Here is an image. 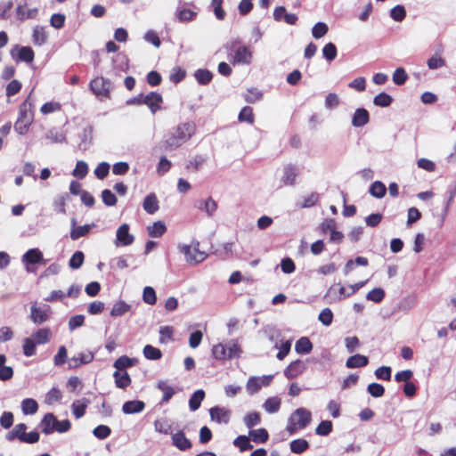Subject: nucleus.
<instances>
[{
  "label": "nucleus",
  "mask_w": 456,
  "mask_h": 456,
  "mask_svg": "<svg viewBox=\"0 0 456 456\" xmlns=\"http://www.w3.org/2000/svg\"><path fill=\"white\" fill-rule=\"evenodd\" d=\"M281 401L279 397L273 396L265 400L263 408L268 413H275L280 410Z\"/></svg>",
  "instance_id": "obj_30"
},
{
  "label": "nucleus",
  "mask_w": 456,
  "mask_h": 456,
  "mask_svg": "<svg viewBox=\"0 0 456 456\" xmlns=\"http://www.w3.org/2000/svg\"><path fill=\"white\" fill-rule=\"evenodd\" d=\"M252 59V52L247 46L239 47L233 55L234 63L249 64Z\"/></svg>",
  "instance_id": "obj_15"
},
{
  "label": "nucleus",
  "mask_w": 456,
  "mask_h": 456,
  "mask_svg": "<svg viewBox=\"0 0 456 456\" xmlns=\"http://www.w3.org/2000/svg\"><path fill=\"white\" fill-rule=\"evenodd\" d=\"M142 299L146 304L154 305L157 301L156 292L151 287H145L142 293Z\"/></svg>",
  "instance_id": "obj_60"
},
{
  "label": "nucleus",
  "mask_w": 456,
  "mask_h": 456,
  "mask_svg": "<svg viewBox=\"0 0 456 456\" xmlns=\"http://www.w3.org/2000/svg\"><path fill=\"white\" fill-rule=\"evenodd\" d=\"M195 78L200 84H208L212 79V74L208 69H198L195 71Z\"/></svg>",
  "instance_id": "obj_52"
},
{
  "label": "nucleus",
  "mask_w": 456,
  "mask_h": 456,
  "mask_svg": "<svg viewBox=\"0 0 456 456\" xmlns=\"http://www.w3.org/2000/svg\"><path fill=\"white\" fill-rule=\"evenodd\" d=\"M34 104L31 101L30 94L20 104L19 109V116L14 124V130L19 134H25L28 133L30 125L34 121Z\"/></svg>",
  "instance_id": "obj_1"
},
{
  "label": "nucleus",
  "mask_w": 456,
  "mask_h": 456,
  "mask_svg": "<svg viewBox=\"0 0 456 456\" xmlns=\"http://www.w3.org/2000/svg\"><path fill=\"white\" fill-rule=\"evenodd\" d=\"M243 420H244L245 425L248 428H250L260 423V420H261L260 414L256 411L249 412L244 416Z\"/></svg>",
  "instance_id": "obj_53"
},
{
  "label": "nucleus",
  "mask_w": 456,
  "mask_h": 456,
  "mask_svg": "<svg viewBox=\"0 0 456 456\" xmlns=\"http://www.w3.org/2000/svg\"><path fill=\"white\" fill-rule=\"evenodd\" d=\"M41 427L42 432L46 435L54 431L64 433L70 428V422L68 419L57 420L53 413H47L41 421Z\"/></svg>",
  "instance_id": "obj_5"
},
{
  "label": "nucleus",
  "mask_w": 456,
  "mask_h": 456,
  "mask_svg": "<svg viewBox=\"0 0 456 456\" xmlns=\"http://www.w3.org/2000/svg\"><path fill=\"white\" fill-rule=\"evenodd\" d=\"M306 369L305 363L301 360H297L292 362L284 370L286 378L291 379L302 374Z\"/></svg>",
  "instance_id": "obj_14"
},
{
  "label": "nucleus",
  "mask_w": 456,
  "mask_h": 456,
  "mask_svg": "<svg viewBox=\"0 0 456 456\" xmlns=\"http://www.w3.org/2000/svg\"><path fill=\"white\" fill-rule=\"evenodd\" d=\"M239 120L240 122H248L252 124L254 122L252 109L250 107H244L239 114Z\"/></svg>",
  "instance_id": "obj_63"
},
{
  "label": "nucleus",
  "mask_w": 456,
  "mask_h": 456,
  "mask_svg": "<svg viewBox=\"0 0 456 456\" xmlns=\"http://www.w3.org/2000/svg\"><path fill=\"white\" fill-rule=\"evenodd\" d=\"M38 410V404L32 398L24 399L21 402V411L25 415L35 414Z\"/></svg>",
  "instance_id": "obj_31"
},
{
  "label": "nucleus",
  "mask_w": 456,
  "mask_h": 456,
  "mask_svg": "<svg viewBox=\"0 0 456 456\" xmlns=\"http://www.w3.org/2000/svg\"><path fill=\"white\" fill-rule=\"evenodd\" d=\"M37 8H28L26 5H20L17 8V16L20 20L34 19L37 15Z\"/></svg>",
  "instance_id": "obj_29"
},
{
  "label": "nucleus",
  "mask_w": 456,
  "mask_h": 456,
  "mask_svg": "<svg viewBox=\"0 0 456 456\" xmlns=\"http://www.w3.org/2000/svg\"><path fill=\"white\" fill-rule=\"evenodd\" d=\"M143 355L148 360H159L162 356L161 351L151 345H146L143 347Z\"/></svg>",
  "instance_id": "obj_42"
},
{
  "label": "nucleus",
  "mask_w": 456,
  "mask_h": 456,
  "mask_svg": "<svg viewBox=\"0 0 456 456\" xmlns=\"http://www.w3.org/2000/svg\"><path fill=\"white\" fill-rule=\"evenodd\" d=\"M299 175V169L292 165H288L283 169L281 181L285 185H293Z\"/></svg>",
  "instance_id": "obj_16"
},
{
  "label": "nucleus",
  "mask_w": 456,
  "mask_h": 456,
  "mask_svg": "<svg viewBox=\"0 0 456 456\" xmlns=\"http://www.w3.org/2000/svg\"><path fill=\"white\" fill-rule=\"evenodd\" d=\"M366 282L367 281H359L357 283L350 285L347 288L341 285L340 283L334 284L330 286V289H328L326 297L329 299L330 302L341 301L346 297H348L356 293V291L362 288L366 284Z\"/></svg>",
  "instance_id": "obj_3"
},
{
  "label": "nucleus",
  "mask_w": 456,
  "mask_h": 456,
  "mask_svg": "<svg viewBox=\"0 0 456 456\" xmlns=\"http://www.w3.org/2000/svg\"><path fill=\"white\" fill-rule=\"evenodd\" d=\"M368 357L362 354H354L346 360V366L349 369L364 367L368 364Z\"/></svg>",
  "instance_id": "obj_23"
},
{
  "label": "nucleus",
  "mask_w": 456,
  "mask_h": 456,
  "mask_svg": "<svg viewBox=\"0 0 456 456\" xmlns=\"http://www.w3.org/2000/svg\"><path fill=\"white\" fill-rule=\"evenodd\" d=\"M115 384L119 388H126L131 384L130 376L126 371L116 370L113 374Z\"/></svg>",
  "instance_id": "obj_26"
},
{
  "label": "nucleus",
  "mask_w": 456,
  "mask_h": 456,
  "mask_svg": "<svg viewBox=\"0 0 456 456\" xmlns=\"http://www.w3.org/2000/svg\"><path fill=\"white\" fill-rule=\"evenodd\" d=\"M94 224L73 227L70 232V238L73 240H76L79 239L80 237L86 236L90 232L92 227H94Z\"/></svg>",
  "instance_id": "obj_34"
},
{
  "label": "nucleus",
  "mask_w": 456,
  "mask_h": 456,
  "mask_svg": "<svg viewBox=\"0 0 456 456\" xmlns=\"http://www.w3.org/2000/svg\"><path fill=\"white\" fill-rule=\"evenodd\" d=\"M50 316V306L46 305L44 308L32 304L30 307V319L35 324H42L45 322Z\"/></svg>",
  "instance_id": "obj_12"
},
{
  "label": "nucleus",
  "mask_w": 456,
  "mask_h": 456,
  "mask_svg": "<svg viewBox=\"0 0 456 456\" xmlns=\"http://www.w3.org/2000/svg\"><path fill=\"white\" fill-rule=\"evenodd\" d=\"M309 444L305 439H296L290 443V450L295 453H301L307 450Z\"/></svg>",
  "instance_id": "obj_45"
},
{
  "label": "nucleus",
  "mask_w": 456,
  "mask_h": 456,
  "mask_svg": "<svg viewBox=\"0 0 456 456\" xmlns=\"http://www.w3.org/2000/svg\"><path fill=\"white\" fill-rule=\"evenodd\" d=\"M94 360V354L91 352L79 353L77 356L70 358L69 363L71 368H77L82 364H86Z\"/></svg>",
  "instance_id": "obj_20"
},
{
  "label": "nucleus",
  "mask_w": 456,
  "mask_h": 456,
  "mask_svg": "<svg viewBox=\"0 0 456 456\" xmlns=\"http://www.w3.org/2000/svg\"><path fill=\"white\" fill-rule=\"evenodd\" d=\"M89 403H90V401L86 398H82V399L76 400L75 402H73L72 406H71L72 411L77 419H79L84 416V414L86 412V409Z\"/></svg>",
  "instance_id": "obj_24"
},
{
  "label": "nucleus",
  "mask_w": 456,
  "mask_h": 456,
  "mask_svg": "<svg viewBox=\"0 0 456 456\" xmlns=\"http://www.w3.org/2000/svg\"><path fill=\"white\" fill-rule=\"evenodd\" d=\"M205 397V392L202 389H199L193 393L189 400V406L191 411H196L200 408L203 399Z\"/></svg>",
  "instance_id": "obj_33"
},
{
  "label": "nucleus",
  "mask_w": 456,
  "mask_h": 456,
  "mask_svg": "<svg viewBox=\"0 0 456 456\" xmlns=\"http://www.w3.org/2000/svg\"><path fill=\"white\" fill-rule=\"evenodd\" d=\"M178 248L180 252L185 256V259L189 264H199L202 262L207 256L204 251L200 250L199 243L180 245Z\"/></svg>",
  "instance_id": "obj_6"
},
{
  "label": "nucleus",
  "mask_w": 456,
  "mask_h": 456,
  "mask_svg": "<svg viewBox=\"0 0 456 456\" xmlns=\"http://www.w3.org/2000/svg\"><path fill=\"white\" fill-rule=\"evenodd\" d=\"M176 16L178 20L182 22L190 21L194 19V17L196 16V12L190 9L181 8L177 10Z\"/></svg>",
  "instance_id": "obj_56"
},
{
  "label": "nucleus",
  "mask_w": 456,
  "mask_h": 456,
  "mask_svg": "<svg viewBox=\"0 0 456 456\" xmlns=\"http://www.w3.org/2000/svg\"><path fill=\"white\" fill-rule=\"evenodd\" d=\"M233 444L240 448V452L251 450L253 445L249 442V438L246 436H239L234 441Z\"/></svg>",
  "instance_id": "obj_48"
},
{
  "label": "nucleus",
  "mask_w": 456,
  "mask_h": 456,
  "mask_svg": "<svg viewBox=\"0 0 456 456\" xmlns=\"http://www.w3.org/2000/svg\"><path fill=\"white\" fill-rule=\"evenodd\" d=\"M131 309V305L126 304L124 301H118L116 302L112 309L110 311V315L113 317H118L124 315L126 313H127Z\"/></svg>",
  "instance_id": "obj_32"
},
{
  "label": "nucleus",
  "mask_w": 456,
  "mask_h": 456,
  "mask_svg": "<svg viewBox=\"0 0 456 456\" xmlns=\"http://www.w3.org/2000/svg\"><path fill=\"white\" fill-rule=\"evenodd\" d=\"M373 102L377 106L387 107L392 102V97L386 93H380L379 94L375 96Z\"/></svg>",
  "instance_id": "obj_59"
},
{
  "label": "nucleus",
  "mask_w": 456,
  "mask_h": 456,
  "mask_svg": "<svg viewBox=\"0 0 456 456\" xmlns=\"http://www.w3.org/2000/svg\"><path fill=\"white\" fill-rule=\"evenodd\" d=\"M332 426L330 420H322L315 428V433L318 436H326L331 432Z\"/></svg>",
  "instance_id": "obj_50"
},
{
  "label": "nucleus",
  "mask_w": 456,
  "mask_h": 456,
  "mask_svg": "<svg viewBox=\"0 0 456 456\" xmlns=\"http://www.w3.org/2000/svg\"><path fill=\"white\" fill-rule=\"evenodd\" d=\"M195 132V126L191 122H186L179 125L175 132L171 134L166 141L167 149H175L187 142Z\"/></svg>",
  "instance_id": "obj_2"
},
{
  "label": "nucleus",
  "mask_w": 456,
  "mask_h": 456,
  "mask_svg": "<svg viewBox=\"0 0 456 456\" xmlns=\"http://www.w3.org/2000/svg\"><path fill=\"white\" fill-rule=\"evenodd\" d=\"M145 404L142 401L133 400L126 402L122 406L125 414L139 413L144 410Z\"/></svg>",
  "instance_id": "obj_19"
},
{
  "label": "nucleus",
  "mask_w": 456,
  "mask_h": 456,
  "mask_svg": "<svg viewBox=\"0 0 456 456\" xmlns=\"http://www.w3.org/2000/svg\"><path fill=\"white\" fill-rule=\"evenodd\" d=\"M10 53L12 59L28 63L32 62L35 57L34 51L29 46L15 45Z\"/></svg>",
  "instance_id": "obj_11"
},
{
  "label": "nucleus",
  "mask_w": 456,
  "mask_h": 456,
  "mask_svg": "<svg viewBox=\"0 0 456 456\" xmlns=\"http://www.w3.org/2000/svg\"><path fill=\"white\" fill-rule=\"evenodd\" d=\"M90 88L93 93L101 99H109L111 84L102 77H95L90 83Z\"/></svg>",
  "instance_id": "obj_7"
},
{
  "label": "nucleus",
  "mask_w": 456,
  "mask_h": 456,
  "mask_svg": "<svg viewBox=\"0 0 456 456\" xmlns=\"http://www.w3.org/2000/svg\"><path fill=\"white\" fill-rule=\"evenodd\" d=\"M62 398L61 391L59 388L53 387L47 392L45 397V403L52 405L60 402Z\"/></svg>",
  "instance_id": "obj_39"
},
{
  "label": "nucleus",
  "mask_w": 456,
  "mask_h": 456,
  "mask_svg": "<svg viewBox=\"0 0 456 456\" xmlns=\"http://www.w3.org/2000/svg\"><path fill=\"white\" fill-rule=\"evenodd\" d=\"M38 345L36 340L30 336L23 339V354L29 357L36 354V346Z\"/></svg>",
  "instance_id": "obj_38"
},
{
  "label": "nucleus",
  "mask_w": 456,
  "mask_h": 456,
  "mask_svg": "<svg viewBox=\"0 0 456 456\" xmlns=\"http://www.w3.org/2000/svg\"><path fill=\"white\" fill-rule=\"evenodd\" d=\"M421 218V213L418 208L412 207L410 208L407 211V226L410 227L412 224L416 223Z\"/></svg>",
  "instance_id": "obj_61"
},
{
  "label": "nucleus",
  "mask_w": 456,
  "mask_h": 456,
  "mask_svg": "<svg viewBox=\"0 0 456 456\" xmlns=\"http://www.w3.org/2000/svg\"><path fill=\"white\" fill-rule=\"evenodd\" d=\"M148 234L152 238L161 237L167 231L165 224L161 221H157L152 225L147 227Z\"/></svg>",
  "instance_id": "obj_28"
},
{
  "label": "nucleus",
  "mask_w": 456,
  "mask_h": 456,
  "mask_svg": "<svg viewBox=\"0 0 456 456\" xmlns=\"http://www.w3.org/2000/svg\"><path fill=\"white\" fill-rule=\"evenodd\" d=\"M31 337L36 340L38 345L46 344L52 338V331L48 328H43L34 332Z\"/></svg>",
  "instance_id": "obj_25"
},
{
  "label": "nucleus",
  "mask_w": 456,
  "mask_h": 456,
  "mask_svg": "<svg viewBox=\"0 0 456 456\" xmlns=\"http://www.w3.org/2000/svg\"><path fill=\"white\" fill-rule=\"evenodd\" d=\"M158 388L163 393V401L167 402L175 394L174 389L167 384V381H159Z\"/></svg>",
  "instance_id": "obj_51"
},
{
  "label": "nucleus",
  "mask_w": 456,
  "mask_h": 456,
  "mask_svg": "<svg viewBox=\"0 0 456 456\" xmlns=\"http://www.w3.org/2000/svg\"><path fill=\"white\" fill-rule=\"evenodd\" d=\"M249 435L255 443H265L269 437L268 433L265 428L251 430Z\"/></svg>",
  "instance_id": "obj_44"
},
{
  "label": "nucleus",
  "mask_w": 456,
  "mask_h": 456,
  "mask_svg": "<svg viewBox=\"0 0 456 456\" xmlns=\"http://www.w3.org/2000/svg\"><path fill=\"white\" fill-rule=\"evenodd\" d=\"M212 355L217 360H224L227 358L226 344L218 343L212 348Z\"/></svg>",
  "instance_id": "obj_47"
},
{
  "label": "nucleus",
  "mask_w": 456,
  "mask_h": 456,
  "mask_svg": "<svg viewBox=\"0 0 456 456\" xmlns=\"http://www.w3.org/2000/svg\"><path fill=\"white\" fill-rule=\"evenodd\" d=\"M312 419V413L305 408H298L294 411L289 418L287 431L289 434H295L298 430L304 429Z\"/></svg>",
  "instance_id": "obj_4"
},
{
  "label": "nucleus",
  "mask_w": 456,
  "mask_h": 456,
  "mask_svg": "<svg viewBox=\"0 0 456 456\" xmlns=\"http://www.w3.org/2000/svg\"><path fill=\"white\" fill-rule=\"evenodd\" d=\"M137 363V360L135 358H129L126 355L120 356L114 362V367L118 371H122L123 370L134 366Z\"/></svg>",
  "instance_id": "obj_27"
},
{
  "label": "nucleus",
  "mask_w": 456,
  "mask_h": 456,
  "mask_svg": "<svg viewBox=\"0 0 456 456\" xmlns=\"http://www.w3.org/2000/svg\"><path fill=\"white\" fill-rule=\"evenodd\" d=\"M329 30L328 25L324 22H317L312 28V35L314 38L323 37Z\"/></svg>",
  "instance_id": "obj_46"
},
{
  "label": "nucleus",
  "mask_w": 456,
  "mask_h": 456,
  "mask_svg": "<svg viewBox=\"0 0 456 456\" xmlns=\"http://www.w3.org/2000/svg\"><path fill=\"white\" fill-rule=\"evenodd\" d=\"M33 43L36 45H43L47 40V33L43 27L37 26L33 31Z\"/></svg>",
  "instance_id": "obj_36"
},
{
  "label": "nucleus",
  "mask_w": 456,
  "mask_h": 456,
  "mask_svg": "<svg viewBox=\"0 0 456 456\" xmlns=\"http://www.w3.org/2000/svg\"><path fill=\"white\" fill-rule=\"evenodd\" d=\"M408 79V75L403 68H397L393 73V82L395 85H403Z\"/></svg>",
  "instance_id": "obj_55"
},
{
  "label": "nucleus",
  "mask_w": 456,
  "mask_h": 456,
  "mask_svg": "<svg viewBox=\"0 0 456 456\" xmlns=\"http://www.w3.org/2000/svg\"><path fill=\"white\" fill-rule=\"evenodd\" d=\"M322 53L328 61H333L337 57V48L333 43H328L322 49Z\"/></svg>",
  "instance_id": "obj_62"
},
{
  "label": "nucleus",
  "mask_w": 456,
  "mask_h": 456,
  "mask_svg": "<svg viewBox=\"0 0 456 456\" xmlns=\"http://www.w3.org/2000/svg\"><path fill=\"white\" fill-rule=\"evenodd\" d=\"M199 208L205 211L208 216H212L216 211L217 205L212 198H208L207 200L200 202Z\"/></svg>",
  "instance_id": "obj_40"
},
{
  "label": "nucleus",
  "mask_w": 456,
  "mask_h": 456,
  "mask_svg": "<svg viewBox=\"0 0 456 456\" xmlns=\"http://www.w3.org/2000/svg\"><path fill=\"white\" fill-rule=\"evenodd\" d=\"M21 261L25 265L26 271L28 273L35 271L31 265L40 263L45 264L43 253L38 248H31L28 250L22 256Z\"/></svg>",
  "instance_id": "obj_9"
},
{
  "label": "nucleus",
  "mask_w": 456,
  "mask_h": 456,
  "mask_svg": "<svg viewBox=\"0 0 456 456\" xmlns=\"http://www.w3.org/2000/svg\"><path fill=\"white\" fill-rule=\"evenodd\" d=\"M88 172V166L85 161H77L75 169L73 170L72 175L75 177L79 179H83Z\"/></svg>",
  "instance_id": "obj_57"
},
{
  "label": "nucleus",
  "mask_w": 456,
  "mask_h": 456,
  "mask_svg": "<svg viewBox=\"0 0 456 456\" xmlns=\"http://www.w3.org/2000/svg\"><path fill=\"white\" fill-rule=\"evenodd\" d=\"M227 358L240 357L241 348L237 341L231 340L226 344Z\"/></svg>",
  "instance_id": "obj_43"
},
{
  "label": "nucleus",
  "mask_w": 456,
  "mask_h": 456,
  "mask_svg": "<svg viewBox=\"0 0 456 456\" xmlns=\"http://www.w3.org/2000/svg\"><path fill=\"white\" fill-rule=\"evenodd\" d=\"M61 108V103L58 102H48L42 105L40 112L43 115H48L56 111H59Z\"/></svg>",
  "instance_id": "obj_49"
},
{
  "label": "nucleus",
  "mask_w": 456,
  "mask_h": 456,
  "mask_svg": "<svg viewBox=\"0 0 456 456\" xmlns=\"http://www.w3.org/2000/svg\"><path fill=\"white\" fill-rule=\"evenodd\" d=\"M273 379V375L250 377L246 384V390L249 395L256 394L263 387H268Z\"/></svg>",
  "instance_id": "obj_8"
},
{
  "label": "nucleus",
  "mask_w": 456,
  "mask_h": 456,
  "mask_svg": "<svg viewBox=\"0 0 456 456\" xmlns=\"http://www.w3.org/2000/svg\"><path fill=\"white\" fill-rule=\"evenodd\" d=\"M154 428L157 432L162 434H170L172 431V427L167 420L158 419L154 422Z\"/></svg>",
  "instance_id": "obj_58"
},
{
  "label": "nucleus",
  "mask_w": 456,
  "mask_h": 456,
  "mask_svg": "<svg viewBox=\"0 0 456 456\" xmlns=\"http://www.w3.org/2000/svg\"><path fill=\"white\" fill-rule=\"evenodd\" d=\"M369 119V112L365 109L360 108L357 109L353 115L352 125L355 127H360L366 125Z\"/></svg>",
  "instance_id": "obj_18"
},
{
  "label": "nucleus",
  "mask_w": 456,
  "mask_h": 456,
  "mask_svg": "<svg viewBox=\"0 0 456 456\" xmlns=\"http://www.w3.org/2000/svg\"><path fill=\"white\" fill-rule=\"evenodd\" d=\"M162 100V96L155 92H151L149 94L144 95V104L150 108L152 113H155L160 109Z\"/></svg>",
  "instance_id": "obj_17"
},
{
  "label": "nucleus",
  "mask_w": 456,
  "mask_h": 456,
  "mask_svg": "<svg viewBox=\"0 0 456 456\" xmlns=\"http://www.w3.org/2000/svg\"><path fill=\"white\" fill-rule=\"evenodd\" d=\"M142 208L148 214H154L159 210V200L154 193L148 194L143 202Z\"/></svg>",
  "instance_id": "obj_21"
},
{
  "label": "nucleus",
  "mask_w": 456,
  "mask_h": 456,
  "mask_svg": "<svg viewBox=\"0 0 456 456\" xmlns=\"http://www.w3.org/2000/svg\"><path fill=\"white\" fill-rule=\"evenodd\" d=\"M129 229L127 224H123L118 228L114 241L117 247H126L134 243V236L129 232Z\"/></svg>",
  "instance_id": "obj_10"
},
{
  "label": "nucleus",
  "mask_w": 456,
  "mask_h": 456,
  "mask_svg": "<svg viewBox=\"0 0 456 456\" xmlns=\"http://www.w3.org/2000/svg\"><path fill=\"white\" fill-rule=\"evenodd\" d=\"M367 391L373 397H381L385 393V388L382 385L378 383H371L368 386Z\"/></svg>",
  "instance_id": "obj_64"
},
{
  "label": "nucleus",
  "mask_w": 456,
  "mask_h": 456,
  "mask_svg": "<svg viewBox=\"0 0 456 456\" xmlns=\"http://www.w3.org/2000/svg\"><path fill=\"white\" fill-rule=\"evenodd\" d=\"M210 418L219 424H227L230 421L232 412L225 407L215 406L209 410Z\"/></svg>",
  "instance_id": "obj_13"
},
{
  "label": "nucleus",
  "mask_w": 456,
  "mask_h": 456,
  "mask_svg": "<svg viewBox=\"0 0 456 456\" xmlns=\"http://www.w3.org/2000/svg\"><path fill=\"white\" fill-rule=\"evenodd\" d=\"M27 429V426L23 423L16 425L13 429L6 434V439L10 442L18 438L20 441V437L23 436L25 431Z\"/></svg>",
  "instance_id": "obj_37"
},
{
  "label": "nucleus",
  "mask_w": 456,
  "mask_h": 456,
  "mask_svg": "<svg viewBox=\"0 0 456 456\" xmlns=\"http://www.w3.org/2000/svg\"><path fill=\"white\" fill-rule=\"evenodd\" d=\"M313 345L308 338L303 337L299 338L296 345L295 350L298 354H308L311 352Z\"/></svg>",
  "instance_id": "obj_35"
},
{
  "label": "nucleus",
  "mask_w": 456,
  "mask_h": 456,
  "mask_svg": "<svg viewBox=\"0 0 456 456\" xmlns=\"http://www.w3.org/2000/svg\"><path fill=\"white\" fill-rule=\"evenodd\" d=\"M387 188L385 184L379 181L374 182L370 188V193L378 199H381L385 196Z\"/></svg>",
  "instance_id": "obj_41"
},
{
  "label": "nucleus",
  "mask_w": 456,
  "mask_h": 456,
  "mask_svg": "<svg viewBox=\"0 0 456 456\" xmlns=\"http://www.w3.org/2000/svg\"><path fill=\"white\" fill-rule=\"evenodd\" d=\"M173 444L181 451L188 450L191 447V442L186 438L183 432H177L172 436Z\"/></svg>",
  "instance_id": "obj_22"
},
{
  "label": "nucleus",
  "mask_w": 456,
  "mask_h": 456,
  "mask_svg": "<svg viewBox=\"0 0 456 456\" xmlns=\"http://www.w3.org/2000/svg\"><path fill=\"white\" fill-rule=\"evenodd\" d=\"M384 297H385V291L380 288L373 289L372 290L368 292V294L366 295L367 300H370V301H372L375 303L381 302Z\"/></svg>",
  "instance_id": "obj_54"
}]
</instances>
